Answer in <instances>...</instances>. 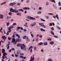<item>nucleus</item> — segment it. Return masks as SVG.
<instances>
[{
	"label": "nucleus",
	"instance_id": "1",
	"mask_svg": "<svg viewBox=\"0 0 61 61\" xmlns=\"http://www.w3.org/2000/svg\"><path fill=\"white\" fill-rule=\"evenodd\" d=\"M14 28V26H10L9 27V28L8 29L9 31L6 34V35H7V36H8V35H9V33H10L11 31V29L12 28Z\"/></svg>",
	"mask_w": 61,
	"mask_h": 61
},
{
	"label": "nucleus",
	"instance_id": "2",
	"mask_svg": "<svg viewBox=\"0 0 61 61\" xmlns=\"http://www.w3.org/2000/svg\"><path fill=\"white\" fill-rule=\"evenodd\" d=\"M14 43V45H15L18 42H20L21 41V40L20 39L17 38L16 39Z\"/></svg>",
	"mask_w": 61,
	"mask_h": 61
},
{
	"label": "nucleus",
	"instance_id": "3",
	"mask_svg": "<svg viewBox=\"0 0 61 61\" xmlns=\"http://www.w3.org/2000/svg\"><path fill=\"white\" fill-rule=\"evenodd\" d=\"M10 12H15V13H17L18 12V10H17L16 11L15 10V9H14L13 10V9L11 8L10 10Z\"/></svg>",
	"mask_w": 61,
	"mask_h": 61
},
{
	"label": "nucleus",
	"instance_id": "4",
	"mask_svg": "<svg viewBox=\"0 0 61 61\" xmlns=\"http://www.w3.org/2000/svg\"><path fill=\"white\" fill-rule=\"evenodd\" d=\"M27 18L28 19H30V20H35L36 19L30 16H27Z\"/></svg>",
	"mask_w": 61,
	"mask_h": 61
},
{
	"label": "nucleus",
	"instance_id": "5",
	"mask_svg": "<svg viewBox=\"0 0 61 61\" xmlns=\"http://www.w3.org/2000/svg\"><path fill=\"white\" fill-rule=\"evenodd\" d=\"M39 24L40 25L42 26V27H44V28H46V26H45L44 25V23H39Z\"/></svg>",
	"mask_w": 61,
	"mask_h": 61
},
{
	"label": "nucleus",
	"instance_id": "6",
	"mask_svg": "<svg viewBox=\"0 0 61 61\" xmlns=\"http://www.w3.org/2000/svg\"><path fill=\"white\" fill-rule=\"evenodd\" d=\"M33 57L32 58V57L31 56L30 57V60L29 61H34L33 60H34V56H35V55H33Z\"/></svg>",
	"mask_w": 61,
	"mask_h": 61
},
{
	"label": "nucleus",
	"instance_id": "7",
	"mask_svg": "<svg viewBox=\"0 0 61 61\" xmlns=\"http://www.w3.org/2000/svg\"><path fill=\"white\" fill-rule=\"evenodd\" d=\"M2 54H3V55H4V54H6V53H5V50L4 49H2Z\"/></svg>",
	"mask_w": 61,
	"mask_h": 61
},
{
	"label": "nucleus",
	"instance_id": "8",
	"mask_svg": "<svg viewBox=\"0 0 61 61\" xmlns=\"http://www.w3.org/2000/svg\"><path fill=\"white\" fill-rule=\"evenodd\" d=\"M1 38H2L4 40H5L6 39V38L5 36H2L1 37Z\"/></svg>",
	"mask_w": 61,
	"mask_h": 61
},
{
	"label": "nucleus",
	"instance_id": "9",
	"mask_svg": "<svg viewBox=\"0 0 61 61\" xmlns=\"http://www.w3.org/2000/svg\"><path fill=\"white\" fill-rule=\"evenodd\" d=\"M15 4H16V3H11L9 4L10 5V6H13V5H14Z\"/></svg>",
	"mask_w": 61,
	"mask_h": 61
},
{
	"label": "nucleus",
	"instance_id": "10",
	"mask_svg": "<svg viewBox=\"0 0 61 61\" xmlns=\"http://www.w3.org/2000/svg\"><path fill=\"white\" fill-rule=\"evenodd\" d=\"M23 9L26 10L27 9H30V8L28 7H25L23 8Z\"/></svg>",
	"mask_w": 61,
	"mask_h": 61
},
{
	"label": "nucleus",
	"instance_id": "11",
	"mask_svg": "<svg viewBox=\"0 0 61 61\" xmlns=\"http://www.w3.org/2000/svg\"><path fill=\"white\" fill-rule=\"evenodd\" d=\"M20 58H23V59H25L26 57H24V56H20Z\"/></svg>",
	"mask_w": 61,
	"mask_h": 61
},
{
	"label": "nucleus",
	"instance_id": "12",
	"mask_svg": "<svg viewBox=\"0 0 61 61\" xmlns=\"http://www.w3.org/2000/svg\"><path fill=\"white\" fill-rule=\"evenodd\" d=\"M51 35H53V36H54V35H55V34H54V32H53V31H52V30L51 31Z\"/></svg>",
	"mask_w": 61,
	"mask_h": 61
},
{
	"label": "nucleus",
	"instance_id": "13",
	"mask_svg": "<svg viewBox=\"0 0 61 61\" xmlns=\"http://www.w3.org/2000/svg\"><path fill=\"white\" fill-rule=\"evenodd\" d=\"M3 56H5V58H7V57H6V55H7V53L5 54H3Z\"/></svg>",
	"mask_w": 61,
	"mask_h": 61
},
{
	"label": "nucleus",
	"instance_id": "14",
	"mask_svg": "<svg viewBox=\"0 0 61 61\" xmlns=\"http://www.w3.org/2000/svg\"><path fill=\"white\" fill-rule=\"evenodd\" d=\"M43 44V42H40V43H39L38 44V46H40V45H42Z\"/></svg>",
	"mask_w": 61,
	"mask_h": 61
},
{
	"label": "nucleus",
	"instance_id": "15",
	"mask_svg": "<svg viewBox=\"0 0 61 61\" xmlns=\"http://www.w3.org/2000/svg\"><path fill=\"white\" fill-rule=\"evenodd\" d=\"M40 30L42 31H43V32H45V30L43 29L42 28H41L40 29Z\"/></svg>",
	"mask_w": 61,
	"mask_h": 61
},
{
	"label": "nucleus",
	"instance_id": "16",
	"mask_svg": "<svg viewBox=\"0 0 61 61\" xmlns=\"http://www.w3.org/2000/svg\"><path fill=\"white\" fill-rule=\"evenodd\" d=\"M27 37L26 36H25L23 37V39H26L27 38Z\"/></svg>",
	"mask_w": 61,
	"mask_h": 61
},
{
	"label": "nucleus",
	"instance_id": "17",
	"mask_svg": "<svg viewBox=\"0 0 61 61\" xmlns=\"http://www.w3.org/2000/svg\"><path fill=\"white\" fill-rule=\"evenodd\" d=\"M6 3V1L3 2L2 3H1V5H4V4H5Z\"/></svg>",
	"mask_w": 61,
	"mask_h": 61
},
{
	"label": "nucleus",
	"instance_id": "18",
	"mask_svg": "<svg viewBox=\"0 0 61 61\" xmlns=\"http://www.w3.org/2000/svg\"><path fill=\"white\" fill-rule=\"evenodd\" d=\"M43 44L44 45H47L48 43H47V42H45Z\"/></svg>",
	"mask_w": 61,
	"mask_h": 61
},
{
	"label": "nucleus",
	"instance_id": "19",
	"mask_svg": "<svg viewBox=\"0 0 61 61\" xmlns=\"http://www.w3.org/2000/svg\"><path fill=\"white\" fill-rule=\"evenodd\" d=\"M16 36H18V38H20V36L19 35L17 34H16Z\"/></svg>",
	"mask_w": 61,
	"mask_h": 61
},
{
	"label": "nucleus",
	"instance_id": "20",
	"mask_svg": "<svg viewBox=\"0 0 61 61\" xmlns=\"http://www.w3.org/2000/svg\"><path fill=\"white\" fill-rule=\"evenodd\" d=\"M50 44L51 45L54 44V41H51L50 42Z\"/></svg>",
	"mask_w": 61,
	"mask_h": 61
},
{
	"label": "nucleus",
	"instance_id": "21",
	"mask_svg": "<svg viewBox=\"0 0 61 61\" xmlns=\"http://www.w3.org/2000/svg\"><path fill=\"white\" fill-rule=\"evenodd\" d=\"M48 15H54V14L51 13H48Z\"/></svg>",
	"mask_w": 61,
	"mask_h": 61
},
{
	"label": "nucleus",
	"instance_id": "22",
	"mask_svg": "<svg viewBox=\"0 0 61 61\" xmlns=\"http://www.w3.org/2000/svg\"><path fill=\"white\" fill-rule=\"evenodd\" d=\"M26 38V40L27 41H28V42H29L30 41V40H29V39L28 38V37H27Z\"/></svg>",
	"mask_w": 61,
	"mask_h": 61
},
{
	"label": "nucleus",
	"instance_id": "23",
	"mask_svg": "<svg viewBox=\"0 0 61 61\" xmlns=\"http://www.w3.org/2000/svg\"><path fill=\"white\" fill-rule=\"evenodd\" d=\"M33 47L32 46H30L29 48V50H30V49H31V48H33Z\"/></svg>",
	"mask_w": 61,
	"mask_h": 61
},
{
	"label": "nucleus",
	"instance_id": "24",
	"mask_svg": "<svg viewBox=\"0 0 61 61\" xmlns=\"http://www.w3.org/2000/svg\"><path fill=\"white\" fill-rule=\"evenodd\" d=\"M0 16L1 17V18H2V19H3V15H0Z\"/></svg>",
	"mask_w": 61,
	"mask_h": 61
},
{
	"label": "nucleus",
	"instance_id": "25",
	"mask_svg": "<svg viewBox=\"0 0 61 61\" xmlns=\"http://www.w3.org/2000/svg\"><path fill=\"white\" fill-rule=\"evenodd\" d=\"M6 46V47H7V49H9V45H7Z\"/></svg>",
	"mask_w": 61,
	"mask_h": 61
},
{
	"label": "nucleus",
	"instance_id": "26",
	"mask_svg": "<svg viewBox=\"0 0 61 61\" xmlns=\"http://www.w3.org/2000/svg\"><path fill=\"white\" fill-rule=\"evenodd\" d=\"M56 17L58 20H59V18H58V15L57 14L56 15Z\"/></svg>",
	"mask_w": 61,
	"mask_h": 61
},
{
	"label": "nucleus",
	"instance_id": "27",
	"mask_svg": "<svg viewBox=\"0 0 61 61\" xmlns=\"http://www.w3.org/2000/svg\"><path fill=\"white\" fill-rule=\"evenodd\" d=\"M3 30V28H2V27H1V28L0 29V32H1V33H2V32H3L2 31H1V30Z\"/></svg>",
	"mask_w": 61,
	"mask_h": 61
},
{
	"label": "nucleus",
	"instance_id": "28",
	"mask_svg": "<svg viewBox=\"0 0 61 61\" xmlns=\"http://www.w3.org/2000/svg\"><path fill=\"white\" fill-rule=\"evenodd\" d=\"M16 53L17 54H20V52L19 51H17Z\"/></svg>",
	"mask_w": 61,
	"mask_h": 61
},
{
	"label": "nucleus",
	"instance_id": "29",
	"mask_svg": "<svg viewBox=\"0 0 61 61\" xmlns=\"http://www.w3.org/2000/svg\"><path fill=\"white\" fill-rule=\"evenodd\" d=\"M51 2H53V3H55L56 2L54 0H50Z\"/></svg>",
	"mask_w": 61,
	"mask_h": 61
},
{
	"label": "nucleus",
	"instance_id": "30",
	"mask_svg": "<svg viewBox=\"0 0 61 61\" xmlns=\"http://www.w3.org/2000/svg\"><path fill=\"white\" fill-rule=\"evenodd\" d=\"M58 5H59V6H61V2H59Z\"/></svg>",
	"mask_w": 61,
	"mask_h": 61
},
{
	"label": "nucleus",
	"instance_id": "31",
	"mask_svg": "<svg viewBox=\"0 0 61 61\" xmlns=\"http://www.w3.org/2000/svg\"><path fill=\"white\" fill-rule=\"evenodd\" d=\"M41 20L42 21H43V22H45V20H43V19H42L41 18Z\"/></svg>",
	"mask_w": 61,
	"mask_h": 61
},
{
	"label": "nucleus",
	"instance_id": "32",
	"mask_svg": "<svg viewBox=\"0 0 61 61\" xmlns=\"http://www.w3.org/2000/svg\"><path fill=\"white\" fill-rule=\"evenodd\" d=\"M23 50H26V48L25 47H23Z\"/></svg>",
	"mask_w": 61,
	"mask_h": 61
},
{
	"label": "nucleus",
	"instance_id": "33",
	"mask_svg": "<svg viewBox=\"0 0 61 61\" xmlns=\"http://www.w3.org/2000/svg\"><path fill=\"white\" fill-rule=\"evenodd\" d=\"M19 11H22V12H24V10L22 9H20L19 10Z\"/></svg>",
	"mask_w": 61,
	"mask_h": 61
},
{
	"label": "nucleus",
	"instance_id": "34",
	"mask_svg": "<svg viewBox=\"0 0 61 61\" xmlns=\"http://www.w3.org/2000/svg\"><path fill=\"white\" fill-rule=\"evenodd\" d=\"M17 15H21V13H18L17 14Z\"/></svg>",
	"mask_w": 61,
	"mask_h": 61
},
{
	"label": "nucleus",
	"instance_id": "35",
	"mask_svg": "<svg viewBox=\"0 0 61 61\" xmlns=\"http://www.w3.org/2000/svg\"><path fill=\"white\" fill-rule=\"evenodd\" d=\"M9 14L10 15H12V13L11 12H10L9 13Z\"/></svg>",
	"mask_w": 61,
	"mask_h": 61
},
{
	"label": "nucleus",
	"instance_id": "36",
	"mask_svg": "<svg viewBox=\"0 0 61 61\" xmlns=\"http://www.w3.org/2000/svg\"><path fill=\"white\" fill-rule=\"evenodd\" d=\"M49 26H52V23H50Z\"/></svg>",
	"mask_w": 61,
	"mask_h": 61
},
{
	"label": "nucleus",
	"instance_id": "37",
	"mask_svg": "<svg viewBox=\"0 0 61 61\" xmlns=\"http://www.w3.org/2000/svg\"><path fill=\"white\" fill-rule=\"evenodd\" d=\"M30 26L31 27H32V26H34V24H32V25L30 24Z\"/></svg>",
	"mask_w": 61,
	"mask_h": 61
},
{
	"label": "nucleus",
	"instance_id": "38",
	"mask_svg": "<svg viewBox=\"0 0 61 61\" xmlns=\"http://www.w3.org/2000/svg\"><path fill=\"white\" fill-rule=\"evenodd\" d=\"M9 25V22H7L6 24V25L7 26H8V25Z\"/></svg>",
	"mask_w": 61,
	"mask_h": 61
},
{
	"label": "nucleus",
	"instance_id": "39",
	"mask_svg": "<svg viewBox=\"0 0 61 61\" xmlns=\"http://www.w3.org/2000/svg\"><path fill=\"white\" fill-rule=\"evenodd\" d=\"M8 39L9 40H11V38H10V37H8Z\"/></svg>",
	"mask_w": 61,
	"mask_h": 61
},
{
	"label": "nucleus",
	"instance_id": "40",
	"mask_svg": "<svg viewBox=\"0 0 61 61\" xmlns=\"http://www.w3.org/2000/svg\"><path fill=\"white\" fill-rule=\"evenodd\" d=\"M13 25H16V24L15 23H14L13 24Z\"/></svg>",
	"mask_w": 61,
	"mask_h": 61
},
{
	"label": "nucleus",
	"instance_id": "41",
	"mask_svg": "<svg viewBox=\"0 0 61 61\" xmlns=\"http://www.w3.org/2000/svg\"><path fill=\"white\" fill-rule=\"evenodd\" d=\"M8 44H7V45H8L9 46L10 44V42L9 41H8Z\"/></svg>",
	"mask_w": 61,
	"mask_h": 61
},
{
	"label": "nucleus",
	"instance_id": "42",
	"mask_svg": "<svg viewBox=\"0 0 61 61\" xmlns=\"http://www.w3.org/2000/svg\"><path fill=\"white\" fill-rule=\"evenodd\" d=\"M15 41H13V40H12L11 41L12 42V43H15Z\"/></svg>",
	"mask_w": 61,
	"mask_h": 61
},
{
	"label": "nucleus",
	"instance_id": "43",
	"mask_svg": "<svg viewBox=\"0 0 61 61\" xmlns=\"http://www.w3.org/2000/svg\"><path fill=\"white\" fill-rule=\"evenodd\" d=\"M17 29H20V27H17Z\"/></svg>",
	"mask_w": 61,
	"mask_h": 61
},
{
	"label": "nucleus",
	"instance_id": "44",
	"mask_svg": "<svg viewBox=\"0 0 61 61\" xmlns=\"http://www.w3.org/2000/svg\"><path fill=\"white\" fill-rule=\"evenodd\" d=\"M24 26H25V27H28V25H26L25 24L24 25Z\"/></svg>",
	"mask_w": 61,
	"mask_h": 61
},
{
	"label": "nucleus",
	"instance_id": "45",
	"mask_svg": "<svg viewBox=\"0 0 61 61\" xmlns=\"http://www.w3.org/2000/svg\"><path fill=\"white\" fill-rule=\"evenodd\" d=\"M22 46L23 47H25V45L24 44H22Z\"/></svg>",
	"mask_w": 61,
	"mask_h": 61
},
{
	"label": "nucleus",
	"instance_id": "46",
	"mask_svg": "<svg viewBox=\"0 0 61 61\" xmlns=\"http://www.w3.org/2000/svg\"><path fill=\"white\" fill-rule=\"evenodd\" d=\"M51 29L52 30H54V27H52L51 28Z\"/></svg>",
	"mask_w": 61,
	"mask_h": 61
},
{
	"label": "nucleus",
	"instance_id": "47",
	"mask_svg": "<svg viewBox=\"0 0 61 61\" xmlns=\"http://www.w3.org/2000/svg\"><path fill=\"white\" fill-rule=\"evenodd\" d=\"M54 37H55L56 38H58V37L56 36H54Z\"/></svg>",
	"mask_w": 61,
	"mask_h": 61
},
{
	"label": "nucleus",
	"instance_id": "48",
	"mask_svg": "<svg viewBox=\"0 0 61 61\" xmlns=\"http://www.w3.org/2000/svg\"><path fill=\"white\" fill-rule=\"evenodd\" d=\"M41 11L39 12H37V14H41Z\"/></svg>",
	"mask_w": 61,
	"mask_h": 61
},
{
	"label": "nucleus",
	"instance_id": "49",
	"mask_svg": "<svg viewBox=\"0 0 61 61\" xmlns=\"http://www.w3.org/2000/svg\"><path fill=\"white\" fill-rule=\"evenodd\" d=\"M3 41H2V40H1V41H0V46H1V42H2Z\"/></svg>",
	"mask_w": 61,
	"mask_h": 61
},
{
	"label": "nucleus",
	"instance_id": "50",
	"mask_svg": "<svg viewBox=\"0 0 61 61\" xmlns=\"http://www.w3.org/2000/svg\"><path fill=\"white\" fill-rule=\"evenodd\" d=\"M53 6L54 7V8H55V9H56L57 8V7H55V5H53Z\"/></svg>",
	"mask_w": 61,
	"mask_h": 61
},
{
	"label": "nucleus",
	"instance_id": "51",
	"mask_svg": "<svg viewBox=\"0 0 61 61\" xmlns=\"http://www.w3.org/2000/svg\"><path fill=\"white\" fill-rule=\"evenodd\" d=\"M21 46V44H20L19 45L18 44L17 45V46Z\"/></svg>",
	"mask_w": 61,
	"mask_h": 61
},
{
	"label": "nucleus",
	"instance_id": "52",
	"mask_svg": "<svg viewBox=\"0 0 61 61\" xmlns=\"http://www.w3.org/2000/svg\"><path fill=\"white\" fill-rule=\"evenodd\" d=\"M57 27H58L57 28L58 29H61L60 28V27H59L57 26Z\"/></svg>",
	"mask_w": 61,
	"mask_h": 61
},
{
	"label": "nucleus",
	"instance_id": "53",
	"mask_svg": "<svg viewBox=\"0 0 61 61\" xmlns=\"http://www.w3.org/2000/svg\"><path fill=\"white\" fill-rule=\"evenodd\" d=\"M33 25H34H34H36V22L34 23H33Z\"/></svg>",
	"mask_w": 61,
	"mask_h": 61
},
{
	"label": "nucleus",
	"instance_id": "54",
	"mask_svg": "<svg viewBox=\"0 0 61 61\" xmlns=\"http://www.w3.org/2000/svg\"><path fill=\"white\" fill-rule=\"evenodd\" d=\"M36 18H39V16H36Z\"/></svg>",
	"mask_w": 61,
	"mask_h": 61
},
{
	"label": "nucleus",
	"instance_id": "55",
	"mask_svg": "<svg viewBox=\"0 0 61 61\" xmlns=\"http://www.w3.org/2000/svg\"><path fill=\"white\" fill-rule=\"evenodd\" d=\"M15 37V35H13L12 36V37L13 38H14V37Z\"/></svg>",
	"mask_w": 61,
	"mask_h": 61
},
{
	"label": "nucleus",
	"instance_id": "56",
	"mask_svg": "<svg viewBox=\"0 0 61 61\" xmlns=\"http://www.w3.org/2000/svg\"><path fill=\"white\" fill-rule=\"evenodd\" d=\"M11 49L12 50H13V51H14V50H15V48H11Z\"/></svg>",
	"mask_w": 61,
	"mask_h": 61
},
{
	"label": "nucleus",
	"instance_id": "57",
	"mask_svg": "<svg viewBox=\"0 0 61 61\" xmlns=\"http://www.w3.org/2000/svg\"><path fill=\"white\" fill-rule=\"evenodd\" d=\"M2 58L3 59H5V57H4V55H3V56H2Z\"/></svg>",
	"mask_w": 61,
	"mask_h": 61
},
{
	"label": "nucleus",
	"instance_id": "58",
	"mask_svg": "<svg viewBox=\"0 0 61 61\" xmlns=\"http://www.w3.org/2000/svg\"><path fill=\"white\" fill-rule=\"evenodd\" d=\"M21 49H23L24 48H23V47L22 46L21 47Z\"/></svg>",
	"mask_w": 61,
	"mask_h": 61
},
{
	"label": "nucleus",
	"instance_id": "59",
	"mask_svg": "<svg viewBox=\"0 0 61 61\" xmlns=\"http://www.w3.org/2000/svg\"><path fill=\"white\" fill-rule=\"evenodd\" d=\"M20 29L21 30H23V28L22 27H21L20 28Z\"/></svg>",
	"mask_w": 61,
	"mask_h": 61
},
{
	"label": "nucleus",
	"instance_id": "60",
	"mask_svg": "<svg viewBox=\"0 0 61 61\" xmlns=\"http://www.w3.org/2000/svg\"><path fill=\"white\" fill-rule=\"evenodd\" d=\"M12 40L14 41H15V39L14 38H13L12 39Z\"/></svg>",
	"mask_w": 61,
	"mask_h": 61
},
{
	"label": "nucleus",
	"instance_id": "61",
	"mask_svg": "<svg viewBox=\"0 0 61 61\" xmlns=\"http://www.w3.org/2000/svg\"><path fill=\"white\" fill-rule=\"evenodd\" d=\"M31 35L32 36V37H33V36H34V35H33L32 34H31Z\"/></svg>",
	"mask_w": 61,
	"mask_h": 61
},
{
	"label": "nucleus",
	"instance_id": "62",
	"mask_svg": "<svg viewBox=\"0 0 61 61\" xmlns=\"http://www.w3.org/2000/svg\"><path fill=\"white\" fill-rule=\"evenodd\" d=\"M11 51H12V50L11 49H10L9 51V52H11Z\"/></svg>",
	"mask_w": 61,
	"mask_h": 61
},
{
	"label": "nucleus",
	"instance_id": "63",
	"mask_svg": "<svg viewBox=\"0 0 61 61\" xmlns=\"http://www.w3.org/2000/svg\"><path fill=\"white\" fill-rule=\"evenodd\" d=\"M46 17L47 19H48V16H46Z\"/></svg>",
	"mask_w": 61,
	"mask_h": 61
},
{
	"label": "nucleus",
	"instance_id": "64",
	"mask_svg": "<svg viewBox=\"0 0 61 61\" xmlns=\"http://www.w3.org/2000/svg\"><path fill=\"white\" fill-rule=\"evenodd\" d=\"M34 49L35 50H36V47L35 46L34 47Z\"/></svg>",
	"mask_w": 61,
	"mask_h": 61
}]
</instances>
